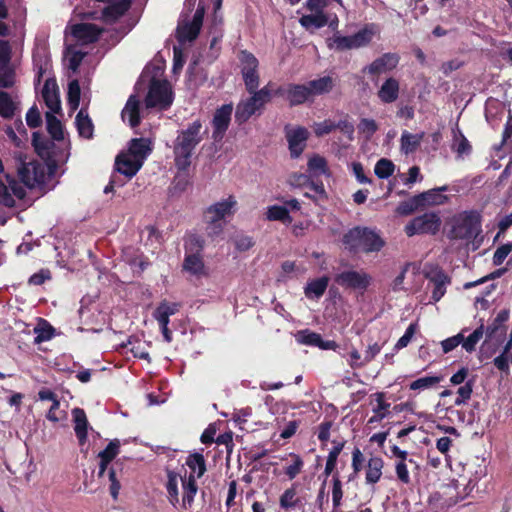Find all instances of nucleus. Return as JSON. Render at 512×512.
<instances>
[{
	"label": "nucleus",
	"mask_w": 512,
	"mask_h": 512,
	"mask_svg": "<svg viewBox=\"0 0 512 512\" xmlns=\"http://www.w3.org/2000/svg\"><path fill=\"white\" fill-rule=\"evenodd\" d=\"M298 501L297 491L295 485H293L284 491L280 497L279 503L281 508L287 510L296 507Z\"/></svg>",
	"instance_id": "a18cd8bd"
},
{
	"label": "nucleus",
	"mask_w": 512,
	"mask_h": 512,
	"mask_svg": "<svg viewBox=\"0 0 512 512\" xmlns=\"http://www.w3.org/2000/svg\"><path fill=\"white\" fill-rule=\"evenodd\" d=\"M335 281L342 287L356 290H365L371 281V277L362 271H344L336 276Z\"/></svg>",
	"instance_id": "4468645a"
},
{
	"label": "nucleus",
	"mask_w": 512,
	"mask_h": 512,
	"mask_svg": "<svg viewBox=\"0 0 512 512\" xmlns=\"http://www.w3.org/2000/svg\"><path fill=\"white\" fill-rule=\"evenodd\" d=\"M35 343H41L50 340L53 337L54 329L46 321L41 320L37 326L34 327Z\"/></svg>",
	"instance_id": "37998d69"
},
{
	"label": "nucleus",
	"mask_w": 512,
	"mask_h": 512,
	"mask_svg": "<svg viewBox=\"0 0 512 512\" xmlns=\"http://www.w3.org/2000/svg\"><path fill=\"white\" fill-rule=\"evenodd\" d=\"M238 202L233 195L222 199L209 206L204 214V219L226 221V218L234 215Z\"/></svg>",
	"instance_id": "9b49d317"
},
{
	"label": "nucleus",
	"mask_w": 512,
	"mask_h": 512,
	"mask_svg": "<svg viewBox=\"0 0 512 512\" xmlns=\"http://www.w3.org/2000/svg\"><path fill=\"white\" fill-rule=\"evenodd\" d=\"M80 101V86L77 80H72L68 85V104L71 110H76Z\"/></svg>",
	"instance_id": "09e8293b"
},
{
	"label": "nucleus",
	"mask_w": 512,
	"mask_h": 512,
	"mask_svg": "<svg viewBox=\"0 0 512 512\" xmlns=\"http://www.w3.org/2000/svg\"><path fill=\"white\" fill-rule=\"evenodd\" d=\"M178 310V303H170L166 300H163L154 311L153 316L159 324H169L170 316L177 313Z\"/></svg>",
	"instance_id": "c756f323"
},
{
	"label": "nucleus",
	"mask_w": 512,
	"mask_h": 512,
	"mask_svg": "<svg viewBox=\"0 0 512 512\" xmlns=\"http://www.w3.org/2000/svg\"><path fill=\"white\" fill-rule=\"evenodd\" d=\"M377 32L374 23L366 24L362 29L350 36L334 35L331 46L338 51L358 49L367 46Z\"/></svg>",
	"instance_id": "423d86ee"
},
{
	"label": "nucleus",
	"mask_w": 512,
	"mask_h": 512,
	"mask_svg": "<svg viewBox=\"0 0 512 512\" xmlns=\"http://www.w3.org/2000/svg\"><path fill=\"white\" fill-rule=\"evenodd\" d=\"M448 191V186L433 188L418 195L421 207L442 205L448 201V196L443 192Z\"/></svg>",
	"instance_id": "4be33fe9"
},
{
	"label": "nucleus",
	"mask_w": 512,
	"mask_h": 512,
	"mask_svg": "<svg viewBox=\"0 0 512 512\" xmlns=\"http://www.w3.org/2000/svg\"><path fill=\"white\" fill-rule=\"evenodd\" d=\"M179 483H181L183 490L181 506L184 510H190L198 491L195 476L193 474L181 476L173 471H168L166 489L168 500L174 507L180 503L178 491Z\"/></svg>",
	"instance_id": "7ed1b4c3"
},
{
	"label": "nucleus",
	"mask_w": 512,
	"mask_h": 512,
	"mask_svg": "<svg viewBox=\"0 0 512 512\" xmlns=\"http://www.w3.org/2000/svg\"><path fill=\"white\" fill-rule=\"evenodd\" d=\"M202 139V124L199 120L194 121L186 129L179 132L173 147L175 164L178 169L185 170L188 168L193 151Z\"/></svg>",
	"instance_id": "f03ea898"
},
{
	"label": "nucleus",
	"mask_w": 512,
	"mask_h": 512,
	"mask_svg": "<svg viewBox=\"0 0 512 512\" xmlns=\"http://www.w3.org/2000/svg\"><path fill=\"white\" fill-rule=\"evenodd\" d=\"M78 133L81 137L91 138L93 135L94 126L84 109H81L75 119Z\"/></svg>",
	"instance_id": "72a5a7b5"
},
{
	"label": "nucleus",
	"mask_w": 512,
	"mask_h": 512,
	"mask_svg": "<svg viewBox=\"0 0 512 512\" xmlns=\"http://www.w3.org/2000/svg\"><path fill=\"white\" fill-rule=\"evenodd\" d=\"M384 463L380 457H371L367 463L365 480L368 484L377 483L382 476Z\"/></svg>",
	"instance_id": "2f4dec72"
},
{
	"label": "nucleus",
	"mask_w": 512,
	"mask_h": 512,
	"mask_svg": "<svg viewBox=\"0 0 512 512\" xmlns=\"http://www.w3.org/2000/svg\"><path fill=\"white\" fill-rule=\"evenodd\" d=\"M395 470H396V475H397V478L399 479V481H401L404 484L410 483L411 479H410V475L408 472V467H407L406 461L405 462L397 461Z\"/></svg>",
	"instance_id": "338daca9"
},
{
	"label": "nucleus",
	"mask_w": 512,
	"mask_h": 512,
	"mask_svg": "<svg viewBox=\"0 0 512 512\" xmlns=\"http://www.w3.org/2000/svg\"><path fill=\"white\" fill-rule=\"evenodd\" d=\"M233 111L232 104H224L215 111L212 125L213 134L212 137L215 141H219L223 138L226 130L229 127L231 115Z\"/></svg>",
	"instance_id": "2eb2a0df"
},
{
	"label": "nucleus",
	"mask_w": 512,
	"mask_h": 512,
	"mask_svg": "<svg viewBox=\"0 0 512 512\" xmlns=\"http://www.w3.org/2000/svg\"><path fill=\"white\" fill-rule=\"evenodd\" d=\"M509 319V311L501 310L497 316L494 318L491 324L488 325L486 329V336L489 339L495 338L498 334L504 335L505 328L504 323Z\"/></svg>",
	"instance_id": "7c9ffc66"
},
{
	"label": "nucleus",
	"mask_w": 512,
	"mask_h": 512,
	"mask_svg": "<svg viewBox=\"0 0 512 512\" xmlns=\"http://www.w3.org/2000/svg\"><path fill=\"white\" fill-rule=\"evenodd\" d=\"M123 121H127L132 128L140 123V100L137 95H131L121 113Z\"/></svg>",
	"instance_id": "412c9836"
},
{
	"label": "nucleus",
	"mask_w": 512,
	"mask_h": 512,
	"mask_svg": "<svg viewBox=\"0 0 512 512\" xmlns=\"http://www.w3.org/2000/svg\"><path fill=\"white\" fill-rule=\"evenodd\" d=\"M24 196V189L14 178L5 172L2 160L0 159V203L7 207H13L15 205L14 197L22 199Z\"/></svg>",
	"instance_id": "1a4fd4ad"
},
{
	"label": "nucleus",
	"mask_w": 512,
	"mask_h": 512,
	"mask_svg": "<svg viewBox=\"0 0 512 512\" xmlns=\"http://www.w3.org/2000/svg\"><path fill=\"white\" fill-rule=\"evenodd\" d=\"M266 218L270 221H281L285 224L291 223L289 211L284 206L273 205L267 208Z\"/></svg>",
	"instance_id": "a19ab883"
},
{
	"label": "nucleus",
	"mask_w": 512,
	"mask_h": 512,
	"mask_svg": "<svg viewBox=\"0 0 512 512\" xmlns=\"http://www.w3.org/2000/svg\"><path fill=\"white\" fill-rule=\"evenodd\" d=\"M186 465L192 470V473L196 478H200L206 471V464L202 454L195 453L190 455L186 460Z\"/></svg>",
	"instance_id": "58836bf2"
},
{
	"label": "nucleus",
	"mask_w": 512,
	"mask_h": 512,
	"mask_svg": "<svg viewBox=\"0 0 512 512\" xmlns=\"http://www.w3.org/2000/svg\"><path fill=\"white\" fill-rule=\"evenodd\" d=\"M347 361L349 366L353 369L362 368L367 364L364 362V356L362 357L356 349H352L349 352Z\"/></svg>",
	"instance_id": "774afa93"
},
{
	"label": "nucleus",
	"mask_w": 512,
	"mask_h": 512,
	"mask_svg": "<svg viewBox=\"0 0 512 512\" xmlns=\"http://www.w3.org/2000/svg\"><path fill=\"white\" fill-rule=\"evenodd\" d=\"M376 405L373 407L374 414H377V420H382L386 417L390 404L385 402L383 393L375 394Z\"/></svg>",
	"instance_id": "864d4df0"
},
{
	"label": "nucleus",
	"mask_w": 512,
	"mask_h": 512,
	"mask_svg": "<svg viewBox=\"0 0 512 512\" xmlns=\"http://www.w3.org/2000/svg\"><path fill=\"white\" fill-rule=\"evenodd\" d=\"M467 329H463L460 333L450 338H447L441 342L442 350L444 353H449L454 350L458 345H462L463 341V332H466Z\"/></svg>",
	"instance_id": "13d9d810"
},
{
	"label": "nucleus",
	"mask_w": 512,
	"mask_h": 512,
	"mask_svg": "<svg viewBox=\"0 0 512 512\" xmlns=\"http://www.w3.org/2000/svg\"><path fill=\"white\" fill-rule=\"evenodd\" d=\"M424 138V133H410L403 131L400 138V150L403 154L408 155L414 153L420 146Z\"/></svg>",
	"instance_id": "bb28decb"
},
{
	"label": "nucleus",
	"mask_w": 512,
	"mask_h": 512,
	"mask_svg": "<svg viewBox=\"0 0 512 512\" xmlns=\"http://www.w3.org/2000/svg\"><path fill=\"white\" fill-rule=\"evenodd\" d=\"M271 90L269 86H264L260 90L251 93V96L241 99L236 106L235 119L238 123L247 122L252 116L261 114L264 106L271 100Z\"/></svg>",
	"instance_id": "20e7f679"
},
{
	"label": "nucleus",
	"mask_w": 512,
	"mask_h": 512,
	"mask_svg": "<svg viewBox=\"0 0 512 512\" xmlns=\"http://www.w3.org/2000/svg\"><path fill=\"white\" fill-rule=\"evenodd\" d=\"M116 170L126 176L132 178L141 169L142 165L128 152L117 156L115 161Z\"/></svg>",
	"instance_id": "aec40b11"
},
{
	"label": "nucleus",
	"mask_w": 512,
	"mask_h": 512,
	"mask_svg": "<svg viewBox=\"0 0 512 512\" xmlns=\"http://www.w3.org/2000/svg\"><path fill=\"white\" fill-rule=\"evenodd\" d=\"M419 208H422V207H421L418 195H416L407 201L401 202L397 206L396 212L400 215H410L415 210H417Z\"/></svg>",
	"instance_id": "3c124183"
},
{
	"label": "nucleus",
	"mask_w": 512,
	"mask_h": 512,
	"mask_svg": "<svg viewBox=\"0 0 512 512\" xmlns=\"http://www.w3.org/2000/svg\"><path fill=\"white\" fill-rule=\"evenodd\" d=\"M394 169L395 166L392 161L382 158L376 163L374 172L379 178L386 179L393 174Z\"/></svg>",
	"instance_id": "de8ad7c7"
},
{
	"label": "nucleus",
	"mask_w": 512,
	"mask_h": 512,
	"mask_svg": "<svg viewBox=\"0 0 512 512\" xmlns=\"http://www.w3.org/2000/svg\"><path fill=\"white\" fill-rule=\"evenodd\" d=\"M101 32L102 30L92 23H78L71 27V35L83 44L97 41Z\"/></svg>",
	"instance_id": "f3484780"
},
{
	"label": "nucleus",
	"mask_w": 512,
	"mask_h": 512,
	"mask_svg": "<svg viewBox=\"0 0 512 512\" xmlns=\"http://www.w3.org/2000/svg\"><path fill=\"white\" fill-rule=\"evenodd\" d=\"M441 381V377L438 376H425L421 377L410 383L409 387L411 390H426L436 386Z\"/></svg>",
	"instance_id": "c03bdc74"
},
{
	"label": "nucleus",
	"mask_w": 512,
	"mask_h": 512,
	"mask_svg": "<svg viewBox=\"0 0 512 512\" xmlns=\"http://www.w3.org/2000/svg\"><path fill=\"white\" fill-rule=\"evenodd\" d=\"M120 442L117 439L112 440L108 446L101 451L98 456L100 459H105V461H112L119 453Z\"/></svg>",
	"instance_id": "6e6d98bb"
},
{
	"label": "nucleus",
	"mask_w": 512,
	"mask_h": 512,
	"mask_svg": "<svg viewBox=\"0 0 512 512\" xmlns=\"http://www.w3.org/2000/svg\"><path fill=\"white\" fill-rule=\"evenodd\" d=\"M205 223L207 225V234L210 237L219 236L223 232L224 227L226 225V221L215 220L214 222L212 219H205Z\"/></svg>",
	"instance_id": "bf43d9fd"
},
{
	"label": "nucleus",
	"mask_w": 512,
	"mask_h": 512,
	"mask_svg": "<svg viewBox=\"0 0 512 512\" xmlns=\"http://www.w3.org/2000/svg\"><path fill=\"white\" fill-rule=\"evenodd\" d=\"M54 114L55 113L46 112L47 131L54 140L60 141L64 139V127Z\"/></svg>",
	"instance_id": "c9c22d12"
},
{
	"label": "nucleus",
	"mask_w": 512,
	"mask_h": 512,
	"mask_svg": "<svg viewBox=\"0 0 512 512\" xmlns=\"http://www.w3.org/2000/svg\"><path fill=\"white\" fill-rule=\"evenodd\" d=\"M328 286V278L322 277L310 282L305 288V295L310 299L320 298Z\"/></svg>",
	"instance_id": "4c0bfd02"
},
{
	"label": "nucleus",
	"mask_w": 512,
	"mask_h": 512,
	"mask_svg": "<svg viewBox=\"0 0 512 512\" xmlns=\"http://www.w3.org/2000/svg\"><path fill=\"white\" fill-rule=\"evenodd\" d=\"M299 23L305 30L313 33L327 25L328 16L326 13L311 12V14L301 16Z\"/></svg>",
	"instance_id": "a878e982"
},
{
	"label": "nucleus",
	"mask_w": 512,
	"mask_h": 512,
	"mask_svg": "<svg viewBox=\"0 0 512 512\" xmlns=\"http://www.w3.org/2000/svg\"><path fill=\"white\" fill-rule=\"evenodd\" d=\"M343 496L342 485L338 474L333 476L332 500L334 507H338Z\"/></svg>",
	"instance_id": "69168bd1"
},
{
	"label": "nucleus",
	"mask_w": 512,
	"mask_h": 512,
	"mask_svg": "<svg viewBox=\"0 0 512 512\" xmlns=\"http://www.w3.org/2000/svg\"><path fill=\"white\" fill-rule=\"evenodd\" d=\"M152 151V141L148 138H135L130 141L128 153L141 165Z\"/></svg>",
	"instance_id": "5701e85b"
},
{
	"label": "nucleus",
	"mask_w": 512,
	"mask_h": 512,
	"mask_svg": "<svg viewBox=\"0 0 512 512\" xmlns=\"http://www.w3.org/2000/svg\"><path fill=\"white\" fill-rule=\"evenodd\" d=\"M138 93L145 92V108L164 111L174 100L171 84L164 76V66H145L137 83Z\"/></svg>",
	"instance_id": "f257e3e1"
},
{
	"label": "nucleus",
	"mask_w": 512,
	"mask_h": 512,
	"mask_svg": "<svg viewBox=\"0 0 512 512\" xmlns=\"http://www.w3.org/2000/svg\"><path fill=\"white\" fill-rule=\"evenodd\" d=\"M289 456L292 457L293 463L286 468L285 473L292 480L301 472L304 462L297 454L290 453Z\"/></svg>",
	"instance_id": "5fc2aeb1"
},
{
	"label": "nucleus",
	"mask_w": 512,
	"mask_h": 512,
	"mask_svg": "<svg viewBox=\"0 0 512 512\" xmlns=\"http://www.w3.org/2000/svg\"><path fill=\"white\" fill-rule=\"evenodd\" d=\"M472 394V383L466 382L463 386L459 387L457 390V398L455 399V405L460 406L464 404L468 399H470Z\"/></svg>",
	"instance_id": "e2e57ef3"
},
{
	"label": "nucleus",
	"mask_w": 512,
	"mask_h": 512,
	"mask_svg": "<svg viewBox=\"0 0 512 512\" xmlns=\"http://www.w3.org/2000/svg\"><path fill=\"white\" fill-rule=\"evenodd\" d=\"M103 8L102 17L107 22H114L123 16L131 7L132 0H112Z\"/></svg>",
	"instance_id": "6ab92c4d"
},
{
	"label": "nucleus",
	"mask_w": 512,
	"mask_h": 512,
	"mask_svg": "<svg viewBox=\"0 0 512 512\" xmlns=\"http://www.w3.org/2000/svg\"><path fill=\"white\" fill-rule=\"evenodd\" d=\"M33 145L41 156L48 153L49 142L38 132L33 133Z\"/></svg>",
	"instance_id": "0e129e2a"
},
{
	"label": "nucleus",
	"mask_w": 512,
	"mask_h": 512,
	"mask_svg": "<svg viewBox=\"0 0 512 512\" xmlns=\"http://www.w3.org/2000/svg\"><path fill=\"white\" fill-rule=\"evenodd\" d=\"M15 104L8 93L0 91V115L11 118L14 115Z\"/></svg>",
	"instance_id": "49530a36"
},
{
	"label": "nucleus",
	"mask_w": 512,
	"mask_h": 512,
	"mask_svg": "<svg viewBox=\"0 0 512 512\" xmlns=\"http://www.w3.org/2000/svg\"><path fill=\"white\" fill-rule=\"evenodd\" d=\"M286 138L289 150L293 158H297L303 152L308 138V131L303 127H296L286 130Z\"/></svg>",
	"instance_id": "a211bd4d"
},
{
	"label": "nucleus",
	"mask_w": 512,
	"mask_h": 512,
	"mask_svg": "<svg viewBox=\"0 0 512 512\" xmlns=\"http://www.w3.org/2000/svg\"><path fill=\"white\" fill-rule=\"evenodd\" d=\"M426 278L429 281L428 288L432 290V302H438L445 295L450 278L438 267L431 268L426 272Z\"/></svg>",
	"instance_id": "ddd939ff"
},
{
	"label": "nucleus",
	"mask_w": 512,
	"mask_h": 512,
	"mask_svg": "<svg viewBox=\"0 0 512 512\" xmlns=\"http://www.w3.org/2000/svg\"><path fill=\"white\" fill-rule=\"evenodd\" d=\"M308 169L316 176L324 175L327 173V162L321 156H313L308 161Z\"/></svg>",
	"instance_id": "8fccbe9b"
},
{
	"label": "nucleus",
	"mask_w": 512,
	"mask_h": 512,
	"mask_svg": "<svg viewBox=\"0 0 512 512\" xmlns=\"http://www.w3.org/2000/svg\"><path fill=\"white\" fill-rule=\"evenodd\" d=\"M484 332V324L482 322L469 336L465 337L463 335L462 348L468 353L475 351L476 345L482 339Z\"/></svg>",
	"instance_id": "ea45409f"
},
{
	"label": "nucleus",
	"mask_w": 512,
	"mask_h": 512,
	"mask_svg": "<svg viewBox=\"0 0 512 512\" xmlns=\"http://www.w3.org/2000/svg\"><path fill=\"white\" fill-rule=\"evenodd\" d=\"M344 243L351 250L375 252L384 246L382 238L373 230L356 227L348 231L343 238Z\"/></svg>",
	"instance_id": "39448f33"
},
{
	"label": "nucleus",
	"mask_w": 512,
	"mask_h": 512,
	"mask_svg": "<svg viewBox=\"0 0 512 512\" xmlns=\"http://www.w3.org/2000/svg\"><path fill=\"white\" fill-rule=\"evenodd\" d=\"M451 149L456 153L457 159H464L472 152V146L470 142L458 128L453 129Z\"/></svg>",
	"instance_id": "393cba45"
},
{
	"label": "nucleus",
	"mask_w": 512,
	"mask_h": 512,
	"mask_svg": "<svg viewBox=\"0 0 512 512\" xmlns=\"http://www.w3.org/2000/svg\"><path fill=\"white\" fill-rule=\"evenodd\" d=\"M242 75L247 91L250 93L258 91L259 74L256 70V66H244L242 69Z\"/></svg>",
	"instance_id": "e433bc0d"
},
{
	"label": "nucleus",
	"mask_w": 512,
	"mask_h": 512,
	"mask_svg": "<svg viewBox=\"0 0 512 512\" xmlns=\"http://www.w3.org/2000/svg\"><path fill=\"white\" fill-rule=\"evenodd\" d=\"M296 339L299 343L310 346H317L324 350H333L337 346L334 341H323L319 334L310 332L308 330L298 332Z\"/></svg>",
	"instance_id": "b1692460"
},
{
	"label": "nucleus",
	"mask_w": 512,
	"mask_h": 512,
	"mask_svg": "<svg viewBox=\"0 0 512 512\" xmlns=\"http://www.w3.org/2000/svg\"><path fill=\"white\" fill-rule=\"evenodd\" d=\"M377 95L383 103L395 102L399 96V82L394 78L386 79Z\"/></svg>",
	"instance_id": "cd10ccee"
},
{
	"label": "nucleus",
	"mask_w": 512,
	"mask_h": 512,
	"mask_svg": "<svg viewBox=\"0 0 512 512\" xmlns=\"http://www.w3.org/2000/svg\"><path fill=\"white\" fill-rule=\"evenodd\" d=\"M42 98L50 113L61 112L59 87L55 78H47L42 89Z\"/></svg>",
	"instance_id": "dca6fc26"
},
{
	"label": "nucleus",
	"mask_w": 512,
	"mask_h": 512,
	"mask_svg": "<svg viewBox=\"0 0 512 512\" xmlns=\"http://www.w3.org/2000/svg\"><path fill=\"white\" fill-rule=\"evenodd\" d=\"M480 232V220L473 212H464L454 219L450 235L454 239L471 240Z\"/></svg>",
	"instance_id": "0eeeda50"
},
{
	"label": "nucleus",
	"mask_w": 512,
	"mask_h": 512,
	"mask_svg": "<svg viewBox=\"0 0 512 512\" xmlns=\"http://www.w3.org/2000/svg\"><path fill=\"white\" fill-rule=\"evenodd\" d=\"M377 130L378 124L373 119L363 118L358 124L359 133L365 135L367 139L371 138Z\"/></svg>",
	"instance_id": "603ef678"
},
{
	"label": "nucleus",
	"mask_w": 512,
	"mask_h": 512,
	"mask_svg": "<svg viewBox=\"0 0 512 512\" xmlns=\"http://www.w3.org/2000/svg\"><path fill=\"white\" fill-rule=\"evenodd\" d=\"M73 422H74V430L76 436L79 440V443L82 445L85 443L87 439V431H88V420L86 414L81 408H74L72 410Z\"/></svg>",
	"instance_id": "c85d7f7f"
},
{
	"label": "nucleus",
	"mask_w": 512,
	"mask_h": 512,
	"mask_svg": "<svg viewBox=\"0 0 512 512\" xmlns=\"http://www.w3.org/2000/svg\"><path fill=\"white\" fill-rule=\"evenodd\" d=\"M200 33L199 29H195L190 22L179 24L176 30V37L179 43L184 44L186 42L194 41Z\"/></svg>",
	"instance_id": "f704fd0d"
},
{
	"label": "nucleus",
	"mask_w": 512,
	"mask_h": 512,
	"mask_svg": "<svg viewBox=\"0 0 512 512\" xmlns=\"http://www.w3.org/2000/svg\"><path fill=\"white\" fill-rule=\"evenodd\" d=\"M441 226V219L435 212H428L415 217L405 226V233L412 237L417 234H436Z\"/></svg>",
	"instance_id": "6e6552de"
},
{
	"label": "nucleus",
	"mask_w": 512,
	"mask_h": 512,
	"mask_svg": "<svg viewBox=\"0 0 512 512\" xmlns=\"http://www.w3.org/2000/svg\"><path fill=\"white\" fill-rule=\"evenodd\" d=\"M15 72L12 66H0V87L8 88L13 85Z\"/></svg>",
	"instance_id": "4d7b16f0"
},
{
	"label": "nucleus",
	"mask_w": 512,
	"mask_h": 512,
	"mask_svg": "<svg viewBox=\"0 0 512 512\" xmlns=\"http://www.w3.org/2000/svg\"><path fill=\"white\" fill-rule=\"evenodd\" d=\"M310 90V94L313 97L328 93L334 86V80L330 76H324L319 79L311 80L307 82Z\"/></svg>",
	"instance_id": "473e14b6"
},
{
	"label": "nucleus",
	"mask_w": 512,
	"mask_h": 512,
	"mask_svg": "<svg viewBox=\"0 0 512 512\" xmlns=\"http://www.w3.org/2000/svg\"><path fill=\"white\" fill-rule=\"evenodd\" d=\"M511 251L512 243H507L498 247L493 255V264L495 266L501 265Z\"/></svg>",
	"instance_id": "680f3d73"
},
{
	"label": "nucleus",
	"mask_w": 512,
	"mask_h": 512,
	"mask_svg": "<svg viewBox=\"0 0 512 512\" xmlns=\"http://www.w3.org/2000/svg\"><path fill=\"white\" fill-rule=\"evenodd\" d=\"M18 175L21 181L29 188H36L45 182L46 168L36 161H21L18 166Z\"/></svg>",
	"instance_id": "9d476101"
},
{
	"label": "nucleus",
	"mask_w": 512,
	"mask_h": 512,
	"mask_svg": "<svg viewBox=\"0 0 512 512\" xmlns=\"http://www.w3.org/2000/svg\"><path fill=\"white\" fill-rule=\"evenodd\" d=\"M183 267L191 274L200 275L203 272L204 264L200 255L193 253L186 256Z\"/></svg>",
	"instance_id": "79ce46f5"
},
{
	"label": "nucleus",
	"mask_w": 512,
	"mask_h": 512,
	"mask_svg": "<svg viewBox=\"0 0 512 512\" xmlns=\"http://www.w3.org/2000/svg\"><path fill=\"white\" fill-rule=\"evenodd\" d=\"M275 94L285 97L291 106L300 105L312 99L307 83L281 86L277 88Z\"/></svg>",
	"instance_id": "f8f14e48"
},
{
	"label": "nucleus",
	"mask_w": 512,
	"mask_h": 512,
	"mask_svg": "<svg viewBox=\"0 0 512 512\" xmlns=\"http://www.w3.org/2000/svg\"><path fill=\"white\" fill-rule=\"evenodd\" d=\"M337 127H340V123L335 124L331 120H324L322 122L314 124V132L317 136H323V135L329 134L330 132L335 130Z\"/></svg>",
	"instance_id": "052dcab7"
}]
</instances>
